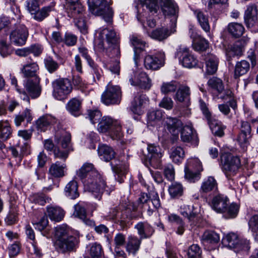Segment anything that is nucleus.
<instances>
[{
  "label": "nucleus",
  "mask_w": 258,
  "mask_h": 258,
  "mask_svg": "<svg viewBox=\"0 0 258 258\" xmlns=\"http://www.w3.org/2000/svg\"><path fill=\"white\" fill-rule=\"evenodd\" d=\"M77 175L86 189L94 194L95 198H99L103 193L106 183L92 164L84 163L77 171Z\"/></svg>",
  "instance_id": "f257e3e1"
},
{
  "label": "nucleus",
  "mask_w": 258,
  "mask_h": 258,
  "mask_svg": "<svg viewBox=\"0 0 258 258\" xmlns=\"http://www.w3.org/2000/svg\"><path fill=\"white\" fill-rule=\"evenodd\" d=\"M88 115L93 124H97L96 128L100 133H108L112 140H120L123 136L120 123L108 116L102 117L99 110H89Z\"/></svg>",
  "instance_id": "f03ea898"
},
{
  "label": "nucleus",
  "mask_w": 258,
  "mask_h": 258,
  "mask_svg": "<svg viewBox=\"0 0 258 258\" xmlns=\"http://www.w3.org/2000/svg\"><path fill=\"white\" fill-rule=\"evenodd\" d=\"M138 205L134 203H130L125 200L124 203H120L119 210H124L125 213L131 211L135 212L138 209L143 211H147V214L151 216L153 212L161 206L159 196L157 193L151 194L150 197L146 193H142L138 200Z\"/></svg>",
  "instance_id": "7ed1b4c3"
},
{
  "label": "nucleus",
  "mask_w": 258,
  "mask_h": 258,
  "mask_svg": "<svg viewBox=\"0 0 258 258\" xmlns=\"http://www.w3.org/2000/svg\"><path fill=\"white\" fill-rule=\"evenodd\" d=\"M143 7H146L150 12L156 13L159 9L158 2L165 15L172 16L176 19L178 8L173 0H139Z\"/></svg>",
  "instance_id": "20e7f679"
},
{
  "label": "nucleus",
  "mask_w": 258,
  "mask_h": 258,
  "mask_svg": "<svg viewBox=\"0 0 258 258\" xmlns=\"http://www.w3.org/2000/svg\"><path fill=\"white\" fill-rule=\"evenodd\" d=\"M90 11L94 15L102 16L107 23L112 22L113 12L110 7V1L106 0H88Z\"/></svg>",
  "instance_id": "39448f33"
},
{
  "label": "nucleus",
  "mask_w": 258,
  "mask_h": 258,
  "mask_svg": "<svg viewBox=\"0 0 258 258\" xmlns=\"http://www.w3.org/2000/svg\"><path fill=\"white\" fill-rule=\"evenodd\" d=\"M53 96L58 100L66 99L72 91L71 81L67 78H58L52 82Z\"/></svg>",
  "instance_id": "423d86ee"
},
{
  "label": "nucleus",
  "mask_w": 258,
  "mask_h": 258,
  "mask_svg": "<svg viewBox=\"0 0 258 258\" xmlns=\"http://www.w3.org/2000/svg\"><path fill=\"white\" fill-rule=\"evenodd\" d=\"M221 161L222 169L227 177L235 175L241 165L238 157L233 156L228 153H223L221 155Z\"/></svg>",
  "instance_id": "0eeeda50"
},
{
  "label": "nucleus",
  "mask_w": 258,
  "mask_h": 258,
  "mask_svg": "<svg viewBox=\"0 0 258 258\" xmlns=\"http://www.w3.org/2000/svg\"><path fill=\"white\" fill-rule=\"evenodd\" d=\"M203 170L202 163L198 158L191 159L185 166V178L190 182H195L201 178L200 172Z\"/></svg>",
  "instance_id": "6e6552de"
},
{
  "label": "nucleus",
  "mask_w": 258,
  "mask_h": 258,
  "mask_svg": "<svg viewBox=\"0 0 258 258\" xmlns=\"http://www.w3.org/2000/svg\"><path fill=\"white\" fill-rule=\"evenodd\" d=\"M99 37L102 39L105 38V42L108 44V47L112 48V53L116 57L120 56L119 38L114 30L104 28L100 31Z\"/></svg>",
  "instance_id": "1a4fd4ad"
},
{
  "label": "nucleus",
  "mask_w": 258,
  "mask_h": 258,
  "mask_svg": "<svg viewBox=\"0 0 258 258\" xmlns=\"http://www.w3.org/2000/svg\"><path fill=\"white\" fill-rule=\"evenodd\" d=\"M175 57L179 59V62L184 67L191 68L197 64V58L189 52V49L186 46H178L175 53Z\"/></svg>",
  "instance_id": "9d476101"
},
{
  "label": "nucleus",
  "mask_w": 258,
  "mask_h": 258,
  "mask_svg": "<svg viewBox=\"0 0 258 258\" xmlns=\"http://www.w3.org/2000/svg\"><path fill=\"white\" fill-rule=\"evenodd\" d=\"M121 99L120 87L109 84L101 96L102 102L106 105L118 104Z\"/></svg>",
  "instance_id": "9b49d317"
},
{
  "label": "nucleus",
  "mask_w": 258,
  "mask_h": 258,
  "mask_svg": "<svg viewBox=\"0 0 258 258\" xmlns=\"http://www.w3.org/2000/svg\"><path fill=\"white\" fill-rule=\"evenodd\" d=\"M251 137V128L249 122L241 121L240 132L237 136V141L244 150H246L249 145Z\"/></svg>",
  "instance_id": "f8f14e48"
},
{
  "label": "nucleus",
  "mask_w": 258,
  "mask_h": 258,
  "mask_svg": "<svg viewBox=\"0 0 258 258\" xmlns=\"http://www.w3.org/2000/svg\"><path fill=\"white\" fill-rule=\"evenodd\" d=\"M78 243L77 238L71 236L60 240H56L55 247L59 252L67 253L75 251Z\"/></svg>",
  "instance_id": "ddd939ff"
},
{
  "label": "nucleus",
  "mask_w": 258,
  "mask_h": 258,
  "mask_svg": "<svg viewBox=\"0 0 258 258\" xmlns=\"http://www.w3.org/2000/svg\"><path fill=\"white\" fill-rule=\"evenodd\" d=\"M28 36V32L26 27L20 25L11 33L10 38L12 43L21 46L25 44Z\"/></svg>",
  "instance_id": "4468645a"
},
{
  "label": "nucleus",
  "mask_w": 258,
  "mask_h": 258,
  "mask_svg": "<svg viewBox=\"0 0 258 258\" xmlns=\"http://www.w3.org/2000/svg\"><path fill=\"white\" fill-rule=\"evenodd\" d=\"M134 70H130L127 74V78L131 84L133 86H139L142 88L149 89L151 87V80L146 73L141 72L139 74L137 79H134L135 76Z\"/></svg>",
  "instance_id": "2eb2a0df"
},
{
  "label": "nucleus",
  "mask_w": 258,
  "mask_h": 258,
  "mask_svg": "<svg viewBox=\"0 0 258 258\" xmlns=\"http://www.w3.org/2000/svg\"><path fill=\"white\" fill-rule=\"evenodd\" d=\"M165 54L160 52L156 56L148 55L144 59V66L147 69L156 70L164 64Z\"/></svg>",
  "instance_id": "dca6fc26"
},
{
  "label": "nucleus",
  "mask_w": 258,
  "mask_h": 258,
  "mask_svg": "<svg viewBox=\"0 0 258 258\" xmlns=\"http://www.w3.org/2000/svg\"><path fill=\"white\" fill-rule=\"evenodd\" d=\"M148 154L146 158L150 163L155 167L159 166L161 158L162 157L161 149L159 146L154 144H149L147 147Z\"/></svg>",
  "instance_id": "f3484780"
},
{
  "label": "nucleus",
  "mask_w": 258,
  "mask_h": 258,
  "mask_svg": "<svg viewBox=\"0 0 258 258\" xmlns=\"http://www.w3.org/2000/svg\"><path fill=\"white\" fill-rule=\"evenodd\" d=\"M180 131V138L182 142L191 143L195 146L198 145V135L191 124L184 126Z\"/></svg>",
  "instance_id": "a211bd4d"
},
{
  "label": "nucleus",
  "mask_w": 258,
  "mask_h": 258,
  "mask_svg": "<svg viewBox=\"0 0 258 258\" xmlns=\"http://www.w3.org/2000/svg\"><path fill=\"white\" fill-rule=\"evenodd\" d=\"M180 214L186 217L190 226H197L198 224L199 216L198 211L194 206L183 205L180 208Z\"/></svg>",
  "instance_id": "6ab92c4d"
},
{
  "label": "nucleus",
  "mask_w": 258,
  "mask_h": 258,
  "mask_svg": "<svg viewBox=\"0 0 258 258\" xmlns=\"http://www.w3.org/2000/svg\"><path fill=\"white\" fill-rule=\"evenodd\" d=\"M79 52L81 54L82 56L87 60L88 64L92 69V73L94 76V79H97L99 81L102 76V70L95 63L94 60L88 53V49L84 47H79L78 48Z\"/></svg>",
  "instance_id": "aec40b11"
},
{
  "label": "nucleus",
  "mask_w": 258,
  "mask_h": 258,
  "mask_svg": "<svg viewBox=\"0 0 258 258\" xmlns=\"http://www.w3.org/2000/svg\"><path fill=\"white\" fill-rule=\"evenodd\" d=\"M25 87L29 96L33 99L38 98L41 93L39 78L35 79H27Z\"/></svg>",
  "instance_id": "412c9836"
},
{
  "label": "nucleus",
  "mask_w": 258,
  "mask_h": 258,
  "mask_svg": "<svg viewBox=\"0 0 258 258\" xmlns=\"http://www.w3.org/2000/svg\"><path fill=\"white\" fill-rule=\"evenodd\" d=\"M57 119L49 114H46L40 116L36 121V128L40 132L46 131L51 125L56 123Z\"/></svg>",
  "instance_id": "4be33fe9"
},
{
  "label": "nucleus",
  "mask_w": 258,
  "mask_h": 258,
  "mask_svg": "<svg viewBox=\"0 0 258 258\" xmlns=\"http://www.w3.org/2000/svg\"><path fill=\"white\" fill-rule=\"evenodd\" d=\"M244 21L246 26L248 28L253 27L257 20V9L254 4H251L247 6L244 13Z\"/></svg>",
  "instance_id": "5701e85b"
},
{
  "label": "nucleus",
  "mask_w": 258,
  "mask_h": 258,
  "mask_svg": "<svg viewBox=\"0 0 258 258\" xmlns=\"http://www.w3.org/2000/svg\"><path fill=\"white\" fill-rule=\"evenodd\" d=\"M135 228L137 230L138 234L141 239L150 238L155 232L154 228L147 221L138 222Z\"/></svg>",
  "instance_id": "b1692460"
},
{
  "label": "nucleus",
  "mask_w": 258,
  "mask_h": 258,
  "mask_svg": "<svg viewBox=\"0 0 258 258\" xmlns=\"http://www.w3.org/2000/svg\"><path fill=\"white\" fill-rule=\"evenodd\" d=\"M176 23H174L172 25V27L170 30L167 28H160L153 30L150 35V36L154 39L158 41H162L166 39L171 34L176 32Z\"/></svg>",
  "instance_id": "393cba45"
},
{
  "label": "nucleus",
  "mask_w": 258,
  "mask_h": 258,
  "mask_svg": "<svg viewBox=\"0 0 258 258\" xmlns=\"http://www.w3.org/2000/svg\"><path fill=\"white\" fill-rule=\"evenodd\" d=\"M245 42L240 40L235 42L233 45L229 46L226 49V54L227 60L230 61L235 56H241L243 53Z\"/></svg>",
  "instance_id": "a878e982"
},
{
  "label": "nucleus",
  "mask_w": 258,
  "mask_h": 258,
  "mask_svg": "<svg viewBox=\"0 0 258 258\" xmlns=\"http://www.w3.org/2000/svg\"><path fill=\"white\" fill-rule=\"evenodd\" d=\"M166 126L170 133L175 137L178 136L179 132L182 130V123L177 118L167 117L165 120Z\"/></svg>",
  "instance_id": "bb28decb"
},
{
  "label": "nucleus",
  "mask_w": 258,
  "mask_h": 258,
  "mask_svg": "<svg viewBox=\"0 0 258 258\" xmlns=\"http://www.w3.org/2000/svg\"><path fill=\"white\" fill-rule=\"evenodd\" d=\"M64 214V210L59 206H48L46 207V217L51 221L60 222L63 219Z\"/></svg>",
  "instance_id": "cd10ccee"
},
{
  "label": "nucleus",
  "mask_w": 258,
  "mask_h": 258,
  "mask_svg": "<svg viewBox=\"0 0 258 258\" xmlns=\"http://www.w3.org/2000/svg\"><path fill=\"white\" fill-rule=\"evenodd\" d=\"M64 8L69 16H75L84 12V8L79 0H65Z\"/></svg>",
  "instance_id": "c85d7f7f"
},
{
  "label": "nucleus",
  "mask_w": 258,
  "mask_h": 258,
  "mask_svg": "<svg viewBox=\"0 0 258 258\" xmlns=\"http://www.w3.org/2000/svg\"><path fill=\"white\" fill-rule=\"evenodd\" d=\"M38 69L39 67L36 62H28L23 66L21 72L27 79H35V78H39L36 74Z\"/></svg>",
  "instance_id": "c756f323"
},
{
  "label": "nucleus",
  "mask_w": 258,
  "mask_h": 258,
  "mask_svg": "<svg viewBox=\"0 0 258 258\" xmlns=\"http://www.w3.org/2000/svg\"><path fill=\"white\" fill-rule=\"evenodd\" d=\"M131 42L134 47V59L136 65H137L138 59L140 56V53L144 50L146 47V42L142 40L140 37L133 35L131 38Z\"/></svg>",
  "instance_id": "7c9ffc66"
},
{
  "label": "nucleus",
  "mask_w": 258,
  "mask_h": 258,
  "mask_svg": "<svg viewBox=\"0 0 258 258\" xmlns=\"http://www.w3.org/2000/svg\"><path fill=\"white\" fill-rule=\"evenodd\" d=\"M98 153L100 159L106 162L113 161L115 158V153L113 149L110 146L102 144L98 148Z\"/></svg>",
  "instance_id": "2f4dec72"
},
{
  "label": "nucleus",
  "mask_w": 258,
  "mask_h": 258,
  "mask_svg": "<svg viewBox=\"0 0 258 258\" xmlns=\"http://www.w3.org/2000/svg\"><path fill=\"white\" fill-rule=\"evenodd\" d=\"M228 198L223 195L215 197L212 202V207L217 213H223L226 210L228 206Z\"/></svg>",
  "instance_id": "473e14b6"
},
{
  "label": "nucleus",
  "mask_w": 258,
  "mask_h": 258,
  "mask_svg": "<svg viewBox=\"0 0 258 258\" xmlns=\"http://www.w3.org/2000/svg\"><path fill=\"white\" fill-rule=\"evenodd\" d=\"M110 165L112 170L118 175V177L124 176L128 171V165L125 162L114 159L111 161Z\"/></svg>",
  "instance_id": "72a5a7b5"
},
{
  "label": "nucleus",
  "mask_w": 258,
  "mask_h": 258,
  "mask_svg": "<svg viewBox=\"0 0 258 258\" xmlns=\"http://www.w3.org/2000/svg\"><path fill=\"white\" fill-rule=\"evenodd\" d=\"M194 15L197 18L198 22L201 28L207 33L210 32V26L209 21V17L200 10L194 11Z\"/></svg>",
  "instance_id": "f704fd0d"
},
{
  "label": "nucleus",
  "mask_w": 258,
  "mask_h": 258,
  "mask_svg": "<svg viewBox=\"0 0 258 258\" xmlns=\"http://www.w3.org/2000/svg\"><path fill=\"white\" fill-rule=\"evenodd\" d=\"M142 239L141 237L130 235L126 245V251L135 254L139 250Z\"/></svg>",
  "instance_id": "c9c22d12"
},
{
  "label": "nucleus",
  "mask_w": 258,
  "mask_h": 258,
  "mask_svg": "<svg viewBox=\"0 0 258 258\" xmlns=\"http://www.w3.org/2000/svg\"><path fill=\"white\" fill-rule=\"evenodd\" d=\"M207 73L212 75L217 70L219 60L216 55L213 54H208L206 56Z\"/></svg>",
  "instance_id": "e433bc0d"
},
{
  "label": "nucleus",
  "mask_w": 258,
  "mask_h": 258,
  "mask_svg": "<svg viewBox=\"0 0 258 258\" xmlns=\"http://www.w3.org/2000/svg\"><path fill=\"white\" fill-rule=\"evenodd\" d=\"M146 101V97L145 95L137 94L135 96L134 100L132 102L131 110L135 114H141L142 113V106Z\"/></svg>",
  "instance_id": "4c0bfd02"
},
{
  "label": "nucleus",
  "mask_w": 258,
  "mask_h": 258,
  "mask_svg": "<svg viewBox=\"0 0 258 258\" xmlns=\"http://www.w3.org/2000/svg\"><path fill=\"white\" fill-rule=\"evenodd\" d=\"M66 108L71 114L78 116L81 113V101L76 98H73L68 102Z\"/></svg>",
  "instance_id": "58836bf2"
},
{
  "label": "nucleus",
  "mask_w": 258,
  "mask_h": 258,
  "mask_svg": "<svg viewBox=\"0 0 258 258\" xmlns=\"http://www.w3.org/2000/svg\"><path fill=\"white\" fill-rule=\"evenodd\" d=\"M240 239L238 235L235 233H229L222 239L223 244L230 248H234L237 246Z\"/></svg>",
  "instance_id": "ea45409f"
},
{
  "label": "nucleus",
  "mask_w": 258,
  "mask_h": 258,
  "mask_svg": "<svg viewBox=\"0 0 258 258\" xmlns=\"http://www.w3.org/2000/svg\"><path fill=\"white\" fill-rule=\"evenodd\" d=\"M209 126L212 133L216 136L222 137L224 135V130L225 126H223L221 121L212 118L208 120Z\"/></svg>",
  "instance_id": "a19ab883"
},
{
  "label": "nucleus",
  "mask_w": 258,
  "mask_h": 258,
  "mask_svg": "<svg viewBox=\"0 0 258 258\" xmlns=\"http://www.w3.org/2000/svg\"><path fill=\"white\" fill-rule=\"evenodd\" d=\"M66 167L65 164H61L57 161L51 165L49 169V173L54 177H62L64 175V169Z\"/></svg>",
  "instance_id": "79ce46f5"
},
{
  "label": "nucleus",
  "mask_w": 258,
  "mask_h": 258,
  "mask_svg": "<svg viewBox=\"0 0 258 258\" xmlns=\"http://www.w3.org/2000/svg\"><path fill=\"white\" fill-rule=\"evenodd\" d=\"M170 158L176 164H180L184 158V151L182 148L177 146L171 149Z\"/></svg>",
  "instance_id": "37998d69"
},
{
  "label": "nucleus",
  "mask_w": 258,
  "mask_h": 258,
  "mask_svg": "<svg viewBox=\"0 0 258 258\" xmlns=\"http://www.w3.org/2000/svg\"><path fill=\"white\" fill-rule=\"evenodd\" d=\"M64 193L67 197L71 199H75L79 196L78 191V184L75 180L70 181L66 186Z\"/></svg>",
  "instance_id": "c03bdc74"
},
{
  "label": "nucleus",
  "mask_w": 258,
  "mask_h": 258,
  "mask_svg": "<svg viewBox=\"0 0 258 258\" xmlns=\"http://www.w3.org/2000/svg\"><path fill=\"white\" fill-rule=\"evenodd\" d=\"M217 189V183L215 178L212 176L205 179L202 182L201 190L203 192H209Z\"/></svg>",
  "instance_id": "a18cd8bd"
},
{
  "label": "nucleus",
  "mask_w": 258,
  "mask_h": 258,
  "mask_svg": "<svg viewBox=\"0 0 258 258\" xmlns=\"http://www.w3.org/2000/svg\"><path fill=\"white\" fill-rule=\"evenodd\" d=\"M250 68L249 63L245 60H242L238 61L235 67L234 77L235 78L247 73Z\"/></svg>",
  "instance_id": "49530a36"
},
{
  "label": "nucleus",
  "mask_w": 258,
  "mask_h": 258,
  "mask_svg": "<svg viewBox=\"0 0 258 258\" xmlns=\"http://www.w3.org/2000/svg\"><path fill=\"white\" fill-rule=\"evenodd\" d=\"M13 130L9 122L0 121V139L2 141H7L12 136Z\"/></svg>",
  "instance_id": "de8ad7c7"
},
{
  "label": "nucleus",
  "mask_w": 258,
  "mask_h": 258,
  "mask_svg": "<svg viewBox=\"0 0 258 258\" xmlns=\"http://www.w3.org/2000/svg\"><path fill=\"white\" fill-rule=\"evenodd\" d=\"M25 120L27 121V123L30 122L32 120L31 111L28 109H26L21 113L16 115L14 121L15 125L19 127Z\"/></svg>",
  "instance_id": "09e8293b"
},
{
  "label": "nucleus",
  "mask_w": 258,
  "mask_h": 258,
  "mask_svg": "<svg viewBox=\"0 0 258 258\" xmlns=\"http://www.w3.org/2000/svg\"><path fill=\"white\" fill-rule=\"evenodd\" d=\"M70 233V229L67 225H59L55 228L54 237L56 240H60L72 236Z\"/></svg>",
  "instance_id": "8fccbe9b"
},
{
  "label": "nucleus",
  "mask_w": 258,
  "mask_h": 258,
  "mask_svg": "<svg viewBox=\"0 0 258 258\" xmlns=\"http://www.w3.org/2000/svg\"><path fill=\"white\" fill-rule=\"evenodd\" d=\"M190 90L187 86H182L177 91L175 99L179 102H185L187 105L189 100Z\"/></svg>",
  "instance_id": "3c124183"
},
{
  "label": "nucleus",
  "mask_w": 258,
  "mask_h": 258,
  "mask_svg": "<svg viewBox=\"0 0 258 258\" xmlns=\"http://www.w3.org/2000/svg\"><path fill=\"white\" fill-rule=\"evenodd\" d=\"M201 240L204 243H216L219 241L220 236L213 231H206L203 234Z\"/></svg>",
  "instance_id": "603ef678"
},
{
  "label": "nucleus",
  "mask_w": 258,
  "mask_h": 258,
  "mask_svg": "<svg viewBox=\"0 0 258 258\" xmlns=\"http://www.w3.org/2000/svg\"><path fill=\"white\" fill-rule=\"evenodd\" d=\"M208 85L218 94H221L224 90L222 81L217 77H213L209 79Z\"/></svg>",
  "instance_id": "864d4df0"
},
{
  "label": "nucleus",
  "mask_w": 258,
  "mask_h": 258,
  "mask_svg": "<svg viewBox=\"0 0 258 258\" xmlns=\"http://www.w3.org/2000/svg\"><path fill=\"white\" fill-rule=\"evenodd\" d=\"M228 31L232 36L239 37L243 34L244 28L240 24L231 23L228 25Z\"/></svg>",
  "instance_id": "5fc2aeb1"
},
{
  "label": "nucleus",
  "mask_w": 258,
  "mask_h": 258,
  "mask_svg": "<svg viewBox=\"0 0 258 258\" xmlns=\"http://www.w3.org/2000/svg\"><path fill=\"white\" fill-rule=\"evenodd\" d=\"M168 219L170 222L175 223L178 225L176 233L182 235L184 232V223L181 218L175 214H171L169 216Z\"/></svg>",
  "instance_id": "6e6d98bb"
},
{
  "label": "nucleus",
  "mask_w": 258,
  "mask_h": 258,
  "mask_svg": "<svg viewBox=\"0 0 258 258\" xmlns=\"http://www.w3.org/2000/svg\"><path fill=\"white\" fill-rule=\"evenodd\" d=\"M162 117V112L160 110L150 111L147 114L148 124L154 126L156 122Z\"/></svg>",
  "instance_id": "4d7b16f0"
},
{
  "label": "nucleus",
  "mask_w": 258,
  "mask_h": 258,
  "mask_svg": "<svg viewBox=\"0 0 258 258\" xmlns=\"http://www.w3.org/2000/svg\"><path fill=\"white\" fill-rule=\"evenodd\" d=\"M178 83L174 81L169 82H163L160 87L161 92L167 94L174 92L177 88Z\"/></svg>",
  "instance_id": "13d9d810"
},
{
  "label": "nucleus",
  "mask_w": 258,
  "mask_h": 258,
  "mask_svg": "<svg viewBox=\"0 0 258 258\" xmlns=\"http://www.w3.org/2000/svg\"><path fill=\"white\" fill-rule=\"evenodd\" d=\"M187 258H202V250L196 244L190 246L187 251Z\"/></svg>",
  "instance_id": "bf43d9fd"
},
{
  "label": "nucleus",
  "mask_w": 258,
  "mask_h": 258,
  "mask_svg": "<svg viewBox=\"0 0 258 258\" xmlns=\"http://www.w3.org/2000/svg\"><path fill=\"white\" fill-rule=\"evenodd\" d=\"M83 13V12L82 13L77 14V15H80L78 18L77 17L76 15L75 16L76 17L75 23L82 33L86 34L87 33V26Z\"/></svg>",
  "instance_id": "052dcab7"
},
{
  "label": "nucleus",
  "mask_w": 258,
  "mask_h": 258,
  "mask_svg": "<svg viewBox=\"0 0 258 258\" xmlns=\"http://www.w3.org/2000/svg\"><path fill=\"white\" fill-rule=\"evenodd\" d=\"M209 42L205 38H199L192 42L193 48L198 51H205L209 47Z\"/></svg>",
  "instance_id": "680f3d73"
},
{
  "label": "nucleus",
  "mask_w": 258,
  "mask_h": 258,
  "mask_svg": "<svg viewBox=\"0 0 258 258\" xmlns=\"http://www.w3.org/2000/svg\"><path fill=\"white\" fill-rule=\"evenodd\" d=\"M170 195L173 197H178L182 196L183 189L182 185L177 182L173 183L168 188Z\"/></svg>",
  "instance_id": "e2e57ef3"
},
{
  "label": "nucleus",
  "mask_w": 258,
  "mask_h": 258,
  "mask_svg": "<svg viewBox=\"0 0 258 258\" xmlns=\"http://www.w3.org/2000/svg\"><path fill=\"white\" fill-rule=\"evenodd\" d=\"M239 207L238 205L235 203H232L228 207H226V210L224 212V216L226 218H233L237 216Z\"/></svg>",
  "instance_id": "0e129e2a"
},
{
  "label": "nucleus",
  "mask_w": 258,
  "mask_h": 258,
  "mask_svg": "<svg viewBox=\"0 0 258 258\" xmlns=\"http://www.w3.org/2000/svg\"><path fill=\"white\" fill-rule=\"evenodd\" d=\"M51 11L50 7H45L41 10L36 11V12L33 14V18L38 21H42L45 18L48 16V13Z\"/></svg>",
  "instance_id": "69168bd1"
},
{
  "label": "nucleus",
  "mask_w": 258,
  "mask_h": 258,
  "mask_svg": "<svg viewBox=\"0 0 258 258\" xmlns=\"http://www.w3.org/2000/svg\"><path fill=\"white\" fill-rule=\"evenodd\" d=\"M74 215L80 218L84 219L86 216V206L83 203L79 202L74 206Z\"/></svg>",
  "instance_id": "338daca9"
},
{
  "label": "nucleus",
  "mask_w": 258,
  "mask_h": 258,
  "mask_svg": "<svg viewBox=\"0 0 258 258\" xmlns=\"http://www.w3.org/2000/svg\"><path fill=\"white\" fill-rule=\"evenodd\" d=\"M103 253L102 246L96 243H93L90 249V254L92 258H100Z\"/></svg>",
  "instance_id": "774afa93"
}]
</instances>
